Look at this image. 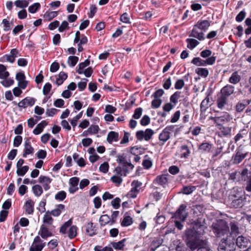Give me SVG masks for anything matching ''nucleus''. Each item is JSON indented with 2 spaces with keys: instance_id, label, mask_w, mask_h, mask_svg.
Instances as JSON below:
<instances>
[{
  "instance_id": "55",
  "label": "nucleus",
  "mask_w": 251,
  "mask_h": 251,
  "mask_svg": "<svg viewBox=\"0 0 251 251\" xmlns=\"http://www.w3.org/2000/svg\"><path fill=\"white\" fill-rule=\"evenodd\" d=\"M247 106V104H245V100H243L242 102H239L236 105V110L237 112H241L242 111L245 107Z\"/></svg>"
},
{
  "instance_id": "25",
  "label": "nucleus",
  "mask_w": 251,
  "mask_h": 251,
  "mask_svg": "<svg viewBox=\"0 0 251 251\" xmlns=\"http://www.w3.org/2000/svg\"><path fill=\"white\" fill-rule=\"evenodd\" d=\"M216 126L220 130L221 134L223 136H228L231 135V127L224 126L223 125Z\"/></svg>"
},
{
  "instance_id": "64",
  "label": "nucleus",
  "mask_w": 251,
  "mask_h": 251,
  "mask_svg": "<svg viewBox=\"0 0 251 251\" xmlns=\"http://www.w3.org/2000/svg\"><path fill=\"white\" fill-rule=\"evenodd\" d=\"M112 181L117 184V186L120 185L122 182V178L119 176H114L111 178Z\"/></svg>"
},
{
  "instance_id": "52",
  "label": "nucleus",
  "mask_w": 251,
  "mask_h": 251,
  "mask_svg": "<svg viewBox=\"0 0 251 251\" xmlns=\"http://www.w3.org/2000/svg\"><path fill=\"white\" fill-rule=\"evenodd\" d=\"M2 23L3 25V30L5 31H7L11 29V25H12V23H11L7 19H3Z\"/></svg>"
},
{
  "instance_id": "24",
  "label": "nucleus",
  "mask_w": 251,
  "mask_h": 251,
  "mask_svg": "<svg viewBox=\"0 0 251 251\" xmlns=\"http://www.w3.org/2000/svg\"><path fill=\"white\" fill-rule=\"evenodd\" d=\"M39 233L44 239L52 236V233L49 231L48 228L45 225L41 226Z\"/></svg>"
},
{
  "instance_id": "49",
  "label": "nucleus",
  "mask_w": 251,
  "mask_h": 251,
  "mask_svg": "<svg viewBox=\"0 0 251 251\" xmlns=\"http://www.w3.org/2000/svg\"><path fill=\"white\" fill-rule=\"evenodd\" d=\"M40 4L38 2L35 3L28 7V11L31 13L36 12L40 8Z\"/></svg>"
},
{
  "instance_id": "30",
  "label": "nucleus",
  "mask_w": 251,
  "mask_h": 251,
  "mask_svg": "<svg viewBox=\"0 0 251 251\" xmlns=\"http://www.w3.org/2000/svg\"><path fill=\"white\" fill-rule=\"evenodd\" d=\"M212 145L207 143H202L199 147V150L203 152H209L212 148Z\"/></svg>"
},
{
  "instance_id": "51",
  "label": "nucleus",
  "mask_w": 251,
  "mask_h": 251,
  "mask_svg": "<svg viewBox=\"0 0 251 251\" xmlns=\"http://www.w3.org/2000/svg\"><path fill=\"white\" fill-rule=\"evenodd\" d=\"M3 79V80L1 81V83L3 86L5 87H8L10 86L11 85H13L14 82V80L11 78H5Z\"/></svg>"
},
{
  "instance_id": "45",
  "label": "nucleus",
  "mask_w": 251,
  "mask_h": 251,
  "mask_svg": "<svg viewBox=\"0 0 251 251\" xmlns=\"http://www.w3.org/2000/svg\"><path fill=\"white\" fill-rule=\"evenodd\" d=\"M77 227L75 226H71L69 230L68 236L70 239H73L76 236Z\"/></svg>"
},
{
  "instance_id": "22",
  "label": "nucleus",
  "mask_w": 251,
  "mask_h": 251,
  "mask_svg": "<svg viewBox=\"0 0 251 251\" xmlns=\"http://www.w3.org/2000/svg\"><path fill=\"white\" fill-rule=\"evenodd\" d=\"M119 140V133L115 131H110L107 135V141L111 144L113 142H117Z\"/></svg>"
},
{
  "instance_id": "16",
  "label": "nucleus",
  "mask_w": 251,
  "mask_h": 251,
  "mask_svg": "<svg viewBox=\"0 0 251 251\" xmlns=\"http://www.w3.org/2000/svg\"><path fill=\"white\" fill-rule=\"evenodd\" d=\"M117 161L122 165L124 172L126 173L129 170H132L134 166L131 163L125 160V157L123 156H120L117 159Z\"/></svg>"
},
{
  "instance_id": "23",
  "label": "nucleus",
  "mask_w": 251,
  "mask_h": 251,
  "mask_svg": "<svg viewBox=\"0 0 251 251\" xmlns=\"http://www.w3.org/2000/svg\"><path fill=\"white\" fill-rule=\"evenodd\" d=\"M34 202L30 199L28 200L25 204V208L26 213L28 214H31L33 212L34 210Z\"/></svg>"
},
{
  "instance_id": "42",
  "label": "nucleus",
  "mask_w": 251,
  "mask_h": 251,
  "mask_svg": "<svg viewBox=\"0 0 251 251\" xmlns=\"http://www.w3.org/2000/svg\"><path fill=\"white\" fill-rule=\"evenodd\" d=\"M78 61V57L75 56H70L68 57V64L71 67H74Z\"/></svg>"
},
{
  "instance_id": "2",
  "label": "nucleus",
  "mask_w": 251,
  "mask_h": 251,
  "mask_svg": "<svg viewBox=\"0 0 251 251\" xmlns=\"http://www.w3.org/2000/svg\"><path fill=\"white\" fill-rule=\"evenodd\" d=\"M246 196L242 191H233L229 196L227 204L235 208L242 207L245 204Z\"/></svg>"
},
{
  "instance_id": "60",
  "label": "nucleus",
  "mask_w": 251,
  "mask_h": 251,
  "mask_svg": "<svg viewBox=\"0 0 251 251\" xmlns=\"http://www.w3.org/2000/svg\"><path fill=\"white\" fill-rule=\"evenodd\" d=\"M95 251H113V250L111 247H105L102 248L100 246H96L94 248Z\"/></svg>"
},
{
  "instance_id": "8",
  "label": "nucleus",
  "mask_w": 251,
  "mask_h": 251,
  "mask_svg": "<svg viewBox=\"0 0 251 251\" xmlns=\"http://www.w3.org/2000/svg\"><path fill=\"white\" fill-rule=\"evenodd\" d=\"M210 119L212 120L216 126L222 125V123H225L229 122L230 119V116L227 112H225L220 116L215 117H210Z\"/></svg>"
},
{
  "instance_id": "31",
  "label": "nucleus",
  "mask_w": 251,
  "mask_h": 251,
  "mask_svg": "<svg viewBox=\"0 0 251 251\" xmlns=\"http://www.w3.org/2000/svg\"><path fill=\"white\" fill-rule=\"evenodd\" d=\"M227 100V98L222 95L218 97L217 100L218 107L220 109H222L226 104Z\"/></svg>"
},
{
  "instance_id": "61",
  "label": "nucleus",
  "mask_w": 251,
  "mask_h": 251,
  "mask_svg": "<svg viewBox=\"0 0 251 251\" xmlns=\"http://www.w3.org/2000/svg\"><path fill=\"white\" fill-rule=\"evenodd\" d=\"M150 123V118L148 115H144L140 121L142 126H145L149 125Z\"/></svg>"
},
{
  "instance_id": "63",
  "label": "nucleus",
  "mask_w": 251,
  "mask_h": 251,
  "mask_svg": "<svg viewBox=\"0 0 251 251\" xmlns=\"http://www.w3.org/2000/svg\"><path fill=\"white\" fill-rule=\"evenodd\" d=\"M51 88V85L50 83H47L43 87V93L44 95H47Z\"/></svg>"
},
{
  "instance_id": "39",
  "label": "nucleus",
  "mask_w": 251,
  "mask_h": 251,
  "mask_svg": "<svg viewBox=\"0 0 251 251\" xmlns=\"http://www.w3.org/2000/svg\"><path fill=\"white\" fill-rule=\"evenodd\" d=\"M28 1L26 0H17L15 1V5L19 8H24L28 5Z\"/></svg>"
},
{
  "instance_id": "58",
  "label": "nucleus",
  "mask_w": 251,
  "mask_h": 251,
  "mask_svg": "<svg viewBox=\"0 0 251 251\" xmlns=\"http://www.w3.org/2000/svg\"><path fill=\"white\" fill-rule=\"evenodd\" d=\"M161 100L159 99L154 98L151 102V107L152 108H157L160 107L161 104Z\"/></svg>"
},
{
  "instance_id": "12",
  "label": "nucleus",
  "mask_w": 251,
  "mask_h": 251,
  "mask_svg": "<svg viewBox=\"0 0 251 251\" xmlns=\"http://www.w3.org/2000/svg\"><path fill=\"white\" fill-rule=\"evenodd\" d=\"M229 226H230V232H229L228 235L232 237L236 236L240 233L239 224V223L233 220L230 222Z\"/></svg>"
},
{
  "instance_id": "20",
  "label": "nucleus",
  "mask_w": 251,
  "mask_h": 251,
  "mask_svg": "<svg viewBox=\"0 0 251 251\" xmlns=\"http://www.w3.org/2000/svg\"><path fill=\"white\" fill-rule=\"evenodd\" d=\"M198 29H199L198 27L195 25L189 36L197 38L200 41L203 40L204 39L203 33L202 32H199Z\"/></svg>"
},
{
  "instance_id": "47",
  "label": "nucleus",
  "mask_w": 251,
  "mask_h": 251,
  "mask_svg": "<svg viewBox=\"0 0 251 251\" xmlns=\"http://www.w3.org/2000/svg\"><path fill=\"white\" fill-rule=\"evenodd\" d=\"M45 246V243L42 244L37 245L32 243L29 248V251H41Z\"/></svg>"
},
{
  "instance_id": "10",
  "label": "nucleus",
  "mask_w": 251,
  "mask_h": 251,
  "mask_svg": "<svg viewBox=\"0 0 251 251\" xmlns=\"http://www.w3.org/2000/svg\"><path fill=\"white\" fill-rule=\"evenodd\" d=\"M162 239H161L160 238L155 237L153 238L151 240L150 245L151 251H153L159 248L164 249L168 248L167 247L162 245Z\"/></svg>"
},
{
  "instance_id": "15",
  "label": "nucleus",
  "mask_w": 251,
  "mask_h": 251,
  "mask_svg": "<svg viewBox=\"0 0 251 251\" xmlns=\"http://www.w3.org/2000/svg\"><path fill=\"white\" fill-rule=\"evenodd\" d=\"M190 151L186 145H182L176 153V156L180 158H187L190 154Z\"/></svg>"
},
{
  "instance_id": "1",
  "label": "nucleus",
  "mask_w": 251,
  "mask_h": 251,
  "mask_svg": "<svg viewBox=\"0 0 251 251\" xmlns=\"http://www.w3.org/2000/svg\"><path fill=\"white\" fill-rule=\"evenodd\" d=\"M205 226L201 224L198 220L194 225L193 229H188L186 231L187 244L190 248L194 250L198 249L197 251H213L207 246L201 247V243L204 244L205 242L200 240V236L204 233Z\"/></svg>"
},
{
  "instance_id": "35",
  "label": "nucleus",
  "mask_w": 251,
  "mask_h": 251,
  "mask_svg": "<svg viewBox=\"0 0 251 251\" xmlns=\"http://www.w3.org/2000/svg\"><path fill=\"white\" fill-rule=\"evenodd\" d=\"M32 190L33 194L36 197L40 196L43 192L42 186L38 184L34 185L32 188Z\"/></svg>"
},
{
  "instance_id": "33",
  "label": "nucleus",
  "mask_w": 251,
  "mask_h": 251,
  "mask_svg": "<svg viewBox=\"0 0 251 251\" xmlns=\"http://www.w3.org/2000/svg\"><path fill=\"white\" fill-rule=\"evenodd\" d=\"M133 222V219L130 216L125 215L121 222V226H128L131 225Z\"/></svg>"
},
{
  "instance_id": "17",
  "label": "nucleus",
  "mask_w": 251,
  "mask_h": 251,
  "mask_svg": "<svg viewBox=\"0 0 251 251\" xmlns=\"http://www.w3.org/2000/svg\"><path fill=\"white\" fill-rule=\"evenodd\" d=\"M24 151L23 154L24 157H26L27 155L32 154L34 152V149L31 146V142L29 138H27L24 143Z\"/></svg>"
},
{
  "instance_id": "40",
  "label": "nucleus",
  "mask_w": 251,
  "mask_h": 251,
  "mask_svg": "<svg viewBox=\"0 0 251 251\" xmlns=\"http://www.w3.org/2000/svg\"><path fill=\"white\" fill-rule=\"evenodd\" d=\"M196 189V187L194 186H184L181 189V192L186 195L191 194Z\"/></svg>"
},
{
  "instance_id": "5",
  "label": "nucleus",
  "mask_w": 251,
  "mask_h": 251,
  "mask_svg": "<svg viewBox=\"0 0 251 251\" xmlns=\"http://www.w3.org/2000/svg\"><path fill=\"white\" fill-rule=\"evenodd\" d=\"M216 61V57L212 56L205 60H203L200 57H194L191 61V63L198 66H205L207 65H212Z\"/></svg>"
},
{
  "instance_id": "13",
  "label": "nucleus",
  "mask_w": 251,
  "mask_h": 251,
  "mask_svg": "<svg viewBox=\"0 0 251 251\" xmlns=\"http://www.w3.org/2000/svg\"><path fill=\"white\" fill-rule=\"evenodd\" d=\"M170 178H171V176L168 174L161 175L156 177L154 180L153 183L154 184H158L164 186L168 183Z\"/></svg>"
},
{
  "instance_id": "46",
  "label": "nucleus",
  "mask_w": 251,
  "mask_h": 251,
  "mask_svg": "<svg viewBox=\"0 0 251 251\" xmlns=\"http://www.w3.org/2000/svg\"><path fill=\"white\" fill-rule=\"evenodd\" d=\"M209 106V98L208 96H207L205 99H204L201 104V110L205 111L206 109Z\"/></svg>"
},
{
  "instance_id": "6",
  "label": "nucleus",
  "mask_w": 251,
  "mask_h": 251,
  "mask_svg": "<svg viewBox=\"0 0 251 251\" xmlns=\"http://www.w3.org/2000/svg\"><path fill=\"white\" fill-rule=\"evenodd\" d=\"M248 152L244 151L243 147L240 146L235 151V153L232 156V162L234 164H239L246 157Z\"/></svg>"
},
{
  "instance_id": "26",
  "label": "nucleus",
  "mask_w": 251,
  "mask_h": 251,
  "mask_svg": "<svg viewBox=\"0 0 251 251\" xmlns=\"http://www.w3.org/2000/svg\"><path fill=\"white\" fill-rule=\"evenodd\" d=\"M97 230L92 222L88 223L86 226V231L90 236H93L97 234Z\"/></svg>"
},
{
  "instance_id": "41",
  "label": "nucleus",
  "mask_w": 251,
  "mask_h": 251,
  "mask_svg": "<svg viewBox=\"0 0 251 251\" xmlns=\"http://www.w3.org/2000/svg\"><path fill=\"white\" fill-rule=\"evenodd\" d=\"M126 239H124L118 242H113L112 243V246L116 250H122L125 246Z\"/></svg>"
},
{
  "instance_id": "27",
  "label": "nucleus",
  "mask_w": 251,
  "mask_h": 251,
  "mask_svg": "<svg viewBox=\"0 0 251 251\" xmlns=\"http://www.w3.org/2000/svg\"><path fill=\"white\" fill-rule=\"evenodd\" d=\"M241 80V76L239 75L237 71L233 72L229 78V82L230 83L236 84L239 82Z\"/></svg>"
},
{
  "instance_id": "37",
  "label": "nucleus",
  "mask_w": 251,
  "mask_h": 251,
  "mask_svg": "<svg viewBox=\"0 0 251 251\" xmlns=\"http://www.w3.org/2000/svg\"><path fill=\"white\" fill-rule=\"evenodd\" d=\"M50 212L48 211L43 217V223L45 224L50 225L52 224L53 219L50 216Z\"/></svg>"
},
{
  "instance_id": "7",
  "label": "nucleus",
  "mask_w": 251,
  "mask_h": 251,
  "mask_svg": "<svg viewBox=\"0 0 251 251\" xmlns=\"http://www.w3.org/2000/svg\"><path fill=\"white\" fill-rule=\"evenodd\" d=\"M154 134V131L150 129L147 128L144 131L143 130H139L136 133V137L138 140L142 141L144 139L146 141L150 140Z\"/></svg>"
},
{
  "instance_id": "18",
  "label": "nucleus",
  "mask_w": 251,
  "mask_h": 251,
  "mask_svg": "<svg viewBox=\"0 0 251 251\" xmlns=\"http://www.w3.org/2000/svg\"><path fill=\"white\" fill-rule=\"evenodd\" d=\"M234 87L230 85H226L221 90V95L227 98L234 93Z\"/></svg>"
},
{
  "instance_id": "4",
  "label": "nucleus",
  "mask_w": 251,
  "mask_h": 251,
  "mask_svg": "<svg viewBox=\"0 0 251 251\" xmlns=\"http://www.w3.org/2000/svg\"><path fill=\"white\" fill-rule=\"evenodd\" d=\"M234 237L231 235L223 237L218 246L219 251H234L235 248Z\"/></svg>"
},
{
  "instance_id": "38",
  "label": "nucleus",
  "mask_w": 251,
  "mask_h": 251,
  "mask_svg": "<svg viewBox=\"0 0 251 251\" xmlns=\"http://www.w3.org/2000/svg\"><path fill=\"white\" fill-rule=\"evenodd\" d=\"M58 15L57 11H47L44 15V17L48 21H50Z\"/></svg>"
},
{
  "instance_id": "11",
  "label": "nucleus",
  "mask_w": 251,
  "mask_h": 251,
  "mask_svg": "<svg viewBox=\"0 0 251 251\" xmlns=\"http://www.w3.org/2000/svg\"><path fill=\"white\" fill-rule=\"evenodd\" d=\"M186 208L185 205L181 204L176 212L174 214V218H178L181 221H184L187 216L185 212Z\"/></svg>"
},
{
  "instance_id": "54",
  "label": "nucleus",
  "mask_w": 251,
  "mask_h": 251,
  "mask_svg": "<svg viewBox=\"0 0 251 251\" xmlns=\"http://www.w3.org/2000/svg\"><path fill=\"white\" fill-rule=\"evenodd\" d=\"M82 115V111L75 116L71 121V124L73 127H75L77 123V121L80 119Z\"/></svg>"
},
{
  "instance_id": "56",
  "label": "nucleus",
  "mask_w": 251,
  "mask_h": 251,
  "mask_svg": "<svg viewBox=\"0 0 251 251\" xmlns=\"http://www.w3.org/2000/svg\"><path fill=\"white\" fill-rule=\"evenodd\" d=\"M120 21L122 22L123 23H126V24H130V19L128 15V14L126 12L123 13L121 17H120Z\"/></svg>"
},
{
  "instance_id": "53",
  "label": "nucleus",
  "mask_w": 251,
  "mask_h": 251,
  "mask_svg": "<svg viewBox=\"0 0 251 251\" xmlns=\"http://www.w3.org/2000/svg\"><path fill=\"white\" fill-rule=\"evenodd\" d=\"M143 109L141 107L137 108L134 111L132 117L135 119H138L142 115Z\"/></svg>"
},
{
  "instance_id": "32",
  "label": "nucleus",
  "mask_w": 251,
  "mask_h": 251,
  "mask_svg": "<svg viewBox=\"0 0 251 251\" xmlns=\"http://www.w3.org/2000/svg\"><path fill=\"white\" fill-rule=\"evenodd\" d=\"M9 75L8 72L6 71V68L2 64H0V78L5 79Z\"/></svg>"
},
{
  "instance_id": "9",
  "label": "nucleus",
  "mask_w": 251,
  "mask_h": 251,
  "mask_svg": "<svg viewBox=\"0 0 251 251\" xmlns=\"http://www.w3.org/2000/svg\"><path fill=\"white\" fill-rule=\"evenodd\" d=\"M251 244L250 240L242 235L238 236L236 240V244L240 249L246 248Z\"/></svg>"
},
{
  "instance_id": "44",
  "label": "nucleus",
  "mask_w": 251,
  "mask_h": 251,
  "mask_svg": "<svg viewBox=\"0 0 251 251\" xmlns=\"http://www.w3.org/2000/svg\"><path fill=\"white\" fill-rule=\"evenodd\" d=\"M248 132L246 130L240 131L234 137L235 142L247 137Z\"/></svg>"
},
{
  "instance_id": "57",
  "label": "nucleus",
  "mask_w": 251,
  "mask_h": 251,
  "mask_svg": "<svg viewBox=\"0 0 251 251\" xmlns=\"http://www.w3.org/2000/svg\"><path fill=\"white\" fill-rule=\"evenodd\" d=\"M22 137L20 135H17L15 137L13 142V146L15 147H18L22 142Z\"/></svg>"
},
{
  "instance_id": "28",
  "label": "nucleus",
  "mask_w": 251,
  "mask_h": 251,
  "mask_svg": "<svg viewBox=\"0 0 251 251\" xmlns=\"http://www.w3.org/2000/svg\"><path fill=\"white\" fill-rule=\"evenodd\" d=\"M99 222L101 226H104L106 224H109L111 225V218L106 214L103 215L100 217Z\"/></svg>"
},
{
  "instance_id": "29",
  "label": "nucleus",
  "mask_w": 251,
  "mask_h": 251,
  "mask_svg": "<svg viewBox=\"0 0 251 251\" xmlns=\"http://www.w3.org/2000/svg\"><path fill=\"white\" fill-rule=\"evenodd\" d=\"M65 205L62 204H58L56 208L50 212V213L53 216H58L61 213L62 210H64Z\"/></svg>"
},
{
  "instance_id": "21",
  "label": "nucleus",
  "mask_w": 251,
  "mask_h": 251,
  "mask_svg": "<svg viewBox=\"0 0 251 251\" xmlns=\"http://www.w3.org/2000/svg\"><path fill=\"white\" fill-rule=\"evenodd\" d=\"M195 25L196 27H198L199 29L205 31L210 25V22L207 20L198 21Z\"/></svg>"
},
{
  "instance_id": "19",
  "label": "nucleus",
  "mask_w": 251,
  "mask_h": 251,
  "mask_svg": "<svg viewBox=\"0 0 251 251\" xmlns=\"http://www.w3.org/2000/svg\"><path fill=\"white\" fill-rule=\"evenodd\" d=\"M172 131L171 126L166 127L159 135V140L165 142L170 138V135Z\"/></svg>"
},
{
  "instance_id": "3",
  "label": "nucleus",
  "mask_w": 251,
  "mask_h": 251,
  "mask_svg": "<svg viewBox=\"0 0 251 251\" xmlns=\"http://www.w3.org/2000/svg\"><path fill=\"white\" fill-rule=\"evenodd\" d=\"M211 228L217 237H226L229 234V226L224 220H220L213 223Z\"/></svg>"
},
{
  "instance_id": "36",
  "label": "nucleus",
  "mask_w": 251,
  "mask_h": 251,
  "mask_svg": "<svg viewBox=\"0 0 251 251\" xmlns=\"http://www.w3.org/2000/svg\"><path fill=\"white\" fill-rule=\"evenodd\" d=\"M186 42L187 43V47L190 50H193L199 44V42L197 40L191 38L187 39Z\"/></svg>"
},
{
  "instance_id": "34",
  "label": "nucleus",
  "mask_w": 251,
  "mask_h": 251,
  "mask_svg": "<svg viewBox=\"0 0 251 251\" xmlns=\"http://www.w3.org/2000/svg\"><path fill=\"white\" fill-rule=\"evenodd\" d=\"M196 73L203 77H206L209 74V71L206 68H198L196 69Z\"/></svg>"
},
{
  "instance_id": "50",
  "label": "nucleus",
  "mask_w": 251,
  "mask_h": 251,
  "mask_svg": "<svg viewBox=\"0 0 251 251\" xmlns=\"http://www.w3.org/2000/svg\"><path fill=\"white\" fill-rule=\"evenodd\" d=\"M66 197V193L64 191L58 192L55 195V199L59 201H63Z\"/></svg>"
},
{
  "instance_id": "62",
  "label": "nucleus",
  "mask_w": 251,
  "mask_h": 251,
  "mask_svg": "<svg viewBox=\"0 0 251 251\" xmlns=\"http://www.w3.org/2000/svg\"><path fill=\"white\" fill-rule=\"evenodd\" d=\"M121 199L116 198L111 201V204L115 209H118L120 206Z\"/></svg>"
},
{
  "instance_id": "48",
  "label": "nucleus",
  "mask_w": 251,
  "mask_h": 251,
  "mask_svg": "<svg viewBox=\"0 0 251 251\" xmlns=\"http://www.w3.org/2000/svg\"><path fill=\"white\" fill-rule=\"evenodd\" d=\"M72 223V221L71 220H69L67 222H65L60 227V232L62 234H65L68 228L71 225Z\"/></svg>"
},
{
  "instance_id": "43",
  "label": "nucleus",
  "mask_w": 251,
  "mask_h": 251,
  "mask_svg": "<svg viewBox=\"0 0 251 251\" xmlns=\"http://www.w3.org/2000/svg\"><path fill=\"white\" fill-rule=\"evenodd\" d=\"M29 167L28 166H24L17 168L16 173L18 176H24L28 171Z\"/></svg>"
},
{
  "instance_id": "14",
  "label": "nucleus",
  "mask_w": 251,
  "mask_h": 251,
  "mask_svg": "<svg viewBox=\"0 0 251 251\" xmlns=\"http://www.w3.org/2000/svg\"><path fill=\"white\" fill-rule=\"evenodd\" d=\"M35 101L36 99L33 98L26 97L20 101L18 103V106L19 107L25 108L28 106H33L34 104Z\"/></svg>"
},
{
  "instance_id": "59",
  "label": "nucleus",
  "mask_w": 251,
  "mask_h": 251,
  "mask_svg": "<svg viewBox=\"0 0 251 251\" xmlns=\"http://www.w3.org/2000/svg\"><path fill=\"white\" fill-rule=\"evenodd\" d=\"M211 54L212 51L209 50H204L201 51L200 53L201 56L204 58H208L211 57Z\"/></svg>"
}]
</instances>
